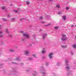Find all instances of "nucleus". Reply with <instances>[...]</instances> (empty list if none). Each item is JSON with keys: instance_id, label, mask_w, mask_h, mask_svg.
<instances>
[{"instance_id": "obj_1", "label": "nucleus", "mask_w": 76, "mask_h": 76, "mask_svg": "<svg viewBox=\"0 0 76 76\" xmlns=\"http://www.w3.org/2000/svg\"><path fill=\"white\" fill-rule=\"evenodd\" d=\"M62 37L61 38V40H62L63 41H64L67 39V37H66V35L64 34H62Z\"/></svg>"}, {"instance_id": "obj_2", "label": "nucleus", "mask_w": 76, "mask_h": 76, "mask_svg": "<svg viewBox=\"0 0 76 76\" xmlns=\"http://www.w3.org/2000/svg\"><path fill=\"white\" fill-rule=\"evenodd\" d=\"M23 36L26 37V38H29V35L26 33L23 34Z\"/></svg>"}, {"instance_id": "obj_3", "label": "nucleus", "mask_w": 76, "mask_h": 76, "mask_svg": "<svg viewBox=\"0 0 76 76\" xmlns=\"http://www.w3.org/2000/svg\"><path fill=\"white\" fill-rule=\"evenodd\" d=\"M38 74V72H37V71H33V73L32 74V75L34 76H36V74Z\"/></svg>"}, {"instance_id": "obj_4", "label": "nucleus", "mask_w": 76, "mask_h": 76, "mask_svg": "<svg viewBox=\"0 0 76 76\" xmlns=\"http://www.w3.org/2000/svg\"><path fill=\"white\" fill-rule=\"evenodd\" d=\"M52 55H53V53H49V56L50 58L51 59L53 58V56H52Z\"/></svg>"}, {"instance_id": "obj_5", "label": "nucleus", "mask_w": 76, "mask_h": 76, "mask_svg": "<svg viewBox=\"0 0 76 76\" xmlns=\"http://www.w3.org/2000/svg\"><path fill=\"white\" fill-rule=\"evenodd\" d=\"M25 53H26V55L27 56L28 54H29V51L28 50H26L25 51Z\"/></svg>"}, {"instance_id": "obj_6", "label": "nucleus", "mask_w": 76, "mask_h": 76, "mask_svg": "<svg viewBox=\"0 0 76 76\" xmlns=\"http://www.w3.org/2000/svg\"><path fill=\"white\" fill-rule=\"evenodd\" d=\"M46 53V50L45 48H43V50L42 51V54H45Z\"/></svg>"}, {"instance_id": "obj_7", "label": "nucleus", "mask_w": 76, "mask_h": 76, "mask_svg": "<svg viewBox=\"0 0 76 76\" xmlns=\"http://www.w3.org/2000/svg\"><path fill=\"white\" fill-rule=\"evenodd\" d=\"M47 34L46 33L44 34L43 35V38L44 39H45V38L46 37L47 35Z\"/></svg>"}, {"instance_id": "obj_8", "label": "nucleus", "mask_w": 76, "mask_h": 76, "mask_svg": "<svg viewBox=\"0 0 76 76\" xmlns=\"http://www.w3.org/2000/svg\"><path fill=\"white\" fill-rule=\"evenodd\" d=\"M62 18L64 20H66V16L64 15L62 17Z\"/></svg>"}, {"instance_id": "obj_9", "label": "nucleus", "mask_w": 76, "mask_h": 76, "mask_svg": "<svg viewBox=\"0 0 76 76\" xmlns=\"http://www.w3.org/2000/svg\"><path fill=\"white\" fill-rule=\"evenodd\" d=\"M42 76H45V75L47 74V73H46L45 72H42Z\"/></svg>"}, {"instance_id": "obj_10", "label": "nucleus", "mask_w": 76, "mask_h": 76, "mask_svg": "<svg viewBox=\"0 0 76 76\" xmlns=\"http://www.w3.org/2000/svg\"><path fill=\"white\" fill-rule=\"evenodd\" d=\"M67 66H68L66 67V70H69L70 69V68L69 67V66L68 64L67 65Z\"/></svg>"}, {"instance_id": "obj_11", "label": "nucleus", "mask_w": 76, "mask_h": 76, "mask_svg": "<svg viewBox=\"0 0 76 76\" xmlns=\"http://www.w3.org/2000/svg\"><path fill=\"white\" fill-rule=\"evenodd\" d=\"M56 7H57V8H60V5L59 4H58L56 5Z\"/></svg>"}, {"instance_id": "obj_12", "label": "nucleus", "mask_w": 76, "mask_h": 76, "mask_svg": "<svg viewBox=\"0 0 76 76\" xmlns=\"http://www.w3.org/2000/svg\"><path fill=\"white\" fill-rule=\"evenodd\" d=\"M61 46L62 48H67V45L64 46L63 45H61Z\"/></svg>"}, {"instance_id": "obj_13", "label": "nucleus", "mask_w": 76, "mask_h": 76, "mask_svg": "<svg viewBox=\"0 0 76 76\" xmlns=\"http://www.w3.org/2000/svg\"><path fill=\"white\" fill-rule=\"evenodd\" d=\"M11 22H15V18H12Z\"/></svg>"}, {"instance_id": "obj_14", "label": "nucleus", "mask_w": 76, "mask_h": 76, "mask_svg": "<svg viewBox=\"0 0 76 76\" xmlns=\"http://www.w3.org/2000/svg\"><path fill=\"white\" fill-rule=\"evenodd\" d=\"M5 32H6L7 33H8V34H9V31H8V29H5Z\"/></svg>"}, {"instance_id": "obj_15", "label": "nucleus", "mask_w": 76, "mask_h": 76, "mask_svg": "<svg viewBox=\"0 0 76 76\" xmlns=\"http://www.w3.org/2000/svg\"><path fill=\"white\" fill-rule=\"evenodd\" d=\"M16 60H18L19 61H20V59L18 57L16 59H15Z\"/></svg>"}, {"instance_id": "obj_16", "label": "nucleus", "mask_w": 76, "mask_h": 76, "mask_svg": "<svg viewBox=\"0 0 76 76\" xmlns=\"http://www.w3.org/2000/svg\"><path fill=\"white\" fill-rule=\"evenodd\" d=\"M2 9L3 10H6V7H2Z\"/></svg>"}, {"instance_id": "obj_17", "label": "nucleus", "mask_w": 76, "mask_h": 76, "mask_svg": "<svg viewBox=\"0 0 76 76\" xmlns=\"http://www.w3.org/2000/svg\"><path fill=\"white\" fill-rule=\"evenodd\" d=\"M10 51H11V52H13L15 51V50L13 49H10Z\"/></svg>"}, {"instance_id": "obj_18", "label": "nucleus", "mask_w": 76, "mask_h": 76, "mask_svg": "<svg viewBox=\"0 0 76 76\" xmlns=\"http://www.w3.org/2000/svg\"><path fill=\"white\" fill-rule=\"evenodd\" d=\"M73 48H76V44L73 45Z\"/></svg>"}, {"instance_id": "obj_19", "label": "nucleus", "mask_w": 76, "mask_h": 76, "mask_svg": "<svg viewBox=\"0 0 76 76\" xmlns=\"http://www.w3.org/2000/svg\"><path fill=\"white\" fill-rule=\"evenodd\" d=\"M55 29H58V27L56 26L54 27Z\"/></svg>"}, {"instance_id": "obj_20", "label": "nucleus", "mask_w": 76, "mask_h": 76, "mask_svg": "<svg viewBox=\"0 0 76 76\" xmlns=\"http://www.w3.org/2000/svg\"><path fill=\"white\" fill-rule=\"evenodd\" d=\"M29 60H33V58H28Z\"/></svg>"}, {"instance_id": "obj_21", "label": "nucleus", "mask_w": 76, "mask_h": 76, "mask_svg": "<svg viewBox=\"0 0 76 76\" xmlns=\"http://www.w3.org/2000/svg\"><path fill=\"white\" fill-rule=\"evenodd\" d=\"M66 10H68L69 9V7H66Z\"/></svg>"}, {"instance_id": "obj_22", "label": "nucleus", "mask_w": 76, "mask_h": 76, "mask_svg": "<svg viewBox=\"0 0 76 76\" xmlns=\"http://www.w3.org/2000/svg\"><path fill=\"white\" fill-rule=\"evenodd\" d=\"M42 19H43V17H42L41 16V17H40L39 19H40V20H42Z\"/></svg>"}, {"instance_id": "obj_23", "label": "nucleus", "mask_w": 76, "mask_h": 76, "mask_svg": "<svg viewBox=\"0 0 76 76\" xmlns=\"http://www.w3.org/2000/svg\"><path fill=\"white\" fill-rule=\"evenodd\" d=\"M2 20L4 21H7V20H6V19L5 18H2Z\"/></svg>"}, {"instance_id": "obj_24", "label": "nucleus", "mask_w": 76, "mask_h": 76, "mask_svg": "<svg viewBox=\"0 0 76 76\" xmlns=\"http://www.w3.org/2000/svg\"><path fill=\"white\" fill-rule=\"evenodd\" d=\"M32 56H33V57H34L35 58H36V57H36V55H35V54H33L32 55Z\"/></svg>"}, {"instance_id": "obj_25", "label": "nucleus", "mask_w": 76, "mask_h": 76, "mask_svg": "<svg viewBox=\"0 0 76 76\" xmlns=\"http://www.w3.org/2000/svg\"><path fill=\"white\" fill-rule=\"evenodd\" d=\"M22 41H25V39L23 38L22 39Z\"/></svg>"}, {"instance_id": "obj_26", "label": "nucleus", "mask_w": 76, "mask_h": 76, "mask_svg": "<svg viewBox=\"0 0 76 76\" xmlns=\"http://www.w3.org/2000/svg\"><path fill=\"white\" fill-rule=\"evenodd\" d=\"M14 12H15V13H17V12H18V11L17 10H14Z\"/></svg>"}, {"instance_id": "obj_27", "label": "nucleus", "mask_w": 76, "mask_h": 76, "mask_svg": "<svg viewBox=\"0 0 76 76\" xmlns=\"http://www.w3.org/2000/svg\"><path fill=\"white\" fill-rule=\"evenodd\" d=\"M3 27H2V26H1V25H0V29L2 28Z\"/></svg>"}, {"instance_id": "obj_28", "label": "nucleus", "mask_w": 76, "mask_h": 76, "mask_svg": "<svg viewBox=\"0 0 76 76\" xmlns=\"http://www.w3.org/2000/svg\"><path fill=\"white\" fill-rule=\"evenodd\" d=\"M20 33H22L23 34V31H20Z\"/></svg>"}, {"instance_id": "obj_29", "label": "nucleus", "mask_w": 76, "mask_h": 76, "mask_svg": "<svg viewBox=\"0 0 76 76\" xmlns=\"http://www.w3.org/2000/svg\"><path fill=\"white\" fill-rule=\"evenodd\" d=\"M46 66H48V63H46Z\"/></svg>"}, {"instance_id": "obj_30", "label": "nucleus", "mask_w": 76, "mask_h": 76, "mask_svg": "<svg viewBox=\"0 0 76 76\" xmlns=\"http://www.w3.org/2000/svg\"><path fill=\"white\" fill-rule=\"evenodd\" d=\"M12 64H16V63L13 62H12Z\"/></svg>"}, {"instance_id": "obj_31", "label": "nucleus", "mask_w": 76, "mask_h": 76, "mask_svg": "<svg viewBox=\"0 0 76 76\" xmlns=\"http://www.w3.org/2000/svg\"><path fill=\"white\" fill-rule=\"evenodd\" d=\"M26 4H29V2L27 1V2Z\"/></svg>"}, {"instance_id": "obj_32", "label": "nucleus", "mask_w": 76, "mask_h": 76, "mask_svg": "<svg viewBox=\"0 0 76 76\" xmlns=\"http://www.w3.org/2000/svg\"><path fill=\"white\" fill-rule=\"evenodd\" d=\"M61 13V12H59L58 13V15H60Z\"/></svg>"}, {"instance_id": "obj_33", "label": "nucleus", "mask_w": 76, "mask_h": 76, "mask_svg": "<svg viewBox=\"0 0 76 76\" xmlns=\"http://www.w3.org/2000/svg\"><path fill=\"white\" fill-rule=\"evenodd\" d=\"M3 33V32L1 31H0V34H1Z\"/></svg>"}, {"instance_id": "obj_34", "label": "nucleus", "mask_w": 76, "mask_h": 76, "mask_svg": "<svg viewBox=\"0 0 76 76\" xmlns=\"http://www.w3.org/2000/svg\"><path fill=\"white\" fill-rule=\"evenodd\" d=\"M3 36V34H1L0 35V37H2Z\"/></svg>"}, {"instance_id": "obj_35", "label": "nucleus", "mask_w": 76, "mask_h": 76, "mask_svg": "<svg viewBox=\"0 0 76 76\" xmlns=\"http://www.w3.org/2000/svg\"><path fill=\"white\" fill-rule=\"evenodd\" d=\"M23 19H23V18H21V19H20V20L21 21H22V20H23Z\"/></svg>"}, {"instance_id": "obj_36", "label": "nucleus", "mask_w": 76, "mask_h": 76, "mask_svg": "<svg viewBox=\"0 0 76 76\" xmlns=\"http://www.w3.org/2000/svg\"><path fill=\"white\" fill-rule=\"evenodd\" d=\"M41 22L42 23H45L44 21H42Z\"/></svg>"}, {"instance_id": "obj_37", "label": "nucleus", "mask_w": 76, "mask_h": 76, "mask_svg": "<svg viewBox=\"0 0 76 76\" xmlns=\"http://www.w3.org/2000/svg\"><path fill=\"white\" fill-rule=\"evenodd\" d=\"M71 54L72 55H73V53L72 52H71Z\"/></svg>"}, {"instance_id": "obj_38", "label": "nucleus", "mask_w": 76, "mask_h": 76, "mask_svg": "<svg viewBox=\"0 0 76 76\" xmlns=\"http://www.w3.org/2000/svg\"><path fill=\"white\" fill-rule=\"evenodd\" d=\"M65 62L66 63H68V61H67V60H66L65 61Z\"/></svg>"}, {"instance_id": "obj_39", "label": "nucleus", "mask_w": 76, "mask_h": 76, "mask_svg": "<svg viewBox=\"0 0 76 76\" xmlns=\"http://www.w3.org/2000/svg\"><path fill=\"white\" fill-rule=\"evenodd\" d=\"M7 16L8 18H10V15H8Z\"/></svg>"}, {"instance_id": "obj_40", "label": "nucleus", "mask_w": 76, "mask_h": 76, "mask_svg": "<svg viewBox=\"0 0 76 76\" xmlns=\"http://www.w3.org/2000/svg\"><path fill=\"white\" fill-rule=\"evenodd\" d=\"M9 36L10 37H12V36L11 34H10V35H9Z\"/></svg>"}, {"instance_id": "obj_41", "label": "nucleus", "mask_w": 76, "mask_h": 76, "mask_svg": "<svg viewBox=\"0 0 76 76\" xmlns=\"http://www.w3.org/2000/svg\"><path fill=\"white\" fill-rule=\"evenodd\" d=\"M40 32H41V31H42V29H40V30H39Z\"/></svg>"}, {"instance_id": "obj_42", "label": "nucleus", "mask_w": 76, "mask_h": 76, "mask_svg": "<svg viewBox=\"0 0 76 76\" xmlns=\"http://www.w3.org/2000/svg\"><path fill=\"white\" fill-rule=\"evenodd\" d=\"M74 26L72 25V26H71V27H73Z\"/></svg>"}, {"instance_id": "obj_43", "label": "nucleus", "mask_w": 76, "mask_h": 76, "mask_svg": "<svg viewBox=\"0 0 76 76\" xmlns=\"http://www.w3.org/2000/svg\"><path fill=\"white\" fill-rule=\"evenodd\" d=\"M50 1H52L53 0H49Z\"/></svg>"}, {"instance_id": "obj_44", "label": "nucleus", "mask_w": 76, "mask_h": 76, "mask_svg": "<svg viewBox=\"0 0 76 76\" xmlns=\"http://www.w3.org/2000/svg\"><path fill=\"white\" fill-rule=\"evenodd\" d=\"M30 46H31V44H30Z\"/></svg>"}, {"instance_id": "obj_45", "label": "nucleus", "mask_w": 76, "mask_h": 76, "mask_svg": "<svg viewBox=\"0 0 76 76\" xmlns=\"http://www.w3.org/2000/svg\"><path fill=\"white\" fill-rule=\"evenodd\" d=\"M46 26H48V25H46Z\"/></svg>"}, {"instance_id": "obj_46", "label": "nucleus", "mask_w": 76, "mask_h": 76, "mask_svg": "<svg viewBox=\"0 0 76 76\" xmlns=\"http://www.w3.org/2000/svg\"><path fill=\"white\" fill-rule=\"evenodd\" d=\"M75 38H76V36L75 37Z\"/></svg>"}, {"instance_id": "obj_47", "label": "nucleus", "mask_w": 76, "mask_h": 76, "mask_svg": "<svg viewBox=\"0 0 76 76\" xmlns=\"http://www.w3.org/2000/svg\"><path fill=\"white\" fill-rule=\"evenodd\" d=\"M75 26H76V25H75Z\"/></svg>"}, {"instance_id": "obj_48", "label": "nucleus", "mask_w": 76, "mask_h": 76, "mask_svg": "<svg viewBox=\"0 0 76 76\" xmlns=\"http://www.w3.org/2000/svg\"><path fill=\"white\" fill-rule=\"evenodd\" d=\"M27 71H29V70H27Z\"/></svg>"}, {"instance_id": "obj_49", "label": "nucleus", "mask_w": 76, "mask_h": 76, "mask_svg": "<svg viewBox=\"0 0 76 76\" xmlns=\"http://www.w3.org/2000/svg\"><path fill=\"white\" fill-rule=\"evenodd\" d=\"M22 64H23V63H22Z\"/></svg>"}]
</instances>
